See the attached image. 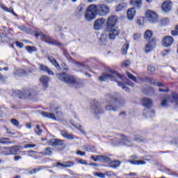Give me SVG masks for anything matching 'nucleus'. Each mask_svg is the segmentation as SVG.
Instances as JSON below:
<instances>
[{"mask_svg":"<svg viewBox=\"0 0 178 178\" xmlns=\"http://www.w3.org/2000/svg\"><path fill=\"white\" fill-rule=\"evenodd\" d=\"M106 111H113L114 112H118V108L113 107L111 105H108L106 106Z\"/></svg>","mask_w":178,"mask_h":178,"instance_id":"8fccbe9b","label":"nucleus"},{"mask_svg":"<svg viewBox=\"0 0 178 178\" xmlns=\"http://www.w3.org/2000/svg\"><path fill=\"white\" fill-rule=\"evenodd\" d=\"M136 23L138 26H144V17H140L138 19Z\"/></svg>","mask_w":178,"mask_h":178,"instance_id":"49530a36","label":"nucleus"},{"mask_svg":"<svg viewBox=\"0 0 178 178\" xmlns=\"http://www.w3.org/2000/svg\"><path fill=\"white\" fill-rule=\"evenodd\" d=\"M107 99L110 101V102H115V101H118V99H119L117 105H119L120 106H122V105H124V100L123 99L119 98L117 93L110 94L107 95Z\"/></svg>","mask_w":178,"mask_h":178,"instance_id":"f8f14e48","label":"nucleus"},{"mask_svg":"<svg viewBox=\"0 0 178 178\" xmlns=\"http://www.w3.org/2000/svg\"><path fill=\"white\" fill-rule=\"evenodd\" d=\"M147 70L148 72H149L150 73H154V72H155V70H156V69L155 68L154 66L153 65H149L147 67Z\"/></svg>","mask_w":178,"mask_h":178,"instance_id":"864d4df0","label":"nucleus"},{"mask_svg":"<svg viewBox=\"0 0 178 178\" xmlns=\"http://www.w3.org/2000/svg\"><path fill=\"white\" fill-rule=\"evenodd\" d=\"M100 42L102 45H106V43L108 42L107 38H106V34H102L100 37Z\"/></svg>","mask_w":178,"mask_h":178,"instance_id":"f704fd0d","label":"nucleus"},{"mask_svg":"<svg viewBox=\"0 0 178 178\" xmlns=\"http://www.w3.org/2000/svg\"><path fill=\"white\" fill-rule=\"evenodd\" d=\"M0 8H1L3 9V10H4V12H8L9 13H12V11L3 4H1Z\"/></svg>","mask_w":178,"mask_h":178,"instance_id":"3c124183","label":"nucleus"},{"mask_svg":"<svg viewBox=\"0 0 178 178\" xmlns=\"http://www.w3.org/2000/svg\"><path fill=\"white\" fill-rule=\"evenodd\" d=\"M35 133L38 134V136H40L41 133H42V129H40V125H36Z\"/></svg>","mask_w":178,"mask_h":178,"instance_id":"5fc2aeb1","label":"nucleus"},{"mask_svg":"<svg viewBox=\"0 0 178 178\" xmlns=\"http://www.w3.org/2000/svg\"><path fill=\"white\" fill-rule=\"evenodd\" d=\"M0 38L3 44H6L7 42H9V41H10V38L3 33H0Z\"/></svg>","mask_w":178,"mask_h":178,"instance_id":"bb28decb","label":"nucleus"},{"mask_svg":"<svg viewBox=\"0 0 178 178\" xmlns=\"http://www.w3.org/2000/svg\"><path fill=\"white\" fill-rule=\"evenodd\" d=\"M136 16V9L131 8L127 10V17L129 20H133Z\"/></svg>","mask_w":178,"mask_h":178,"instance_id":"393cba45","label":"nucleus"},{"mask_svg":"<svg viewBox=\"0 0 178 178\" xmlns=\"http://www.w3.org/2000/svg\"><path fill=\"white\" fill-rule=\"evenodd\" d=\"M102 162H110L111 158L107 156L101 155V160Z\"/></svg>","mask_w":178,"mask_h":178,"instance_id":"37998d69","label":"nucleus"},{"mask_svg":"<svg viewBox=\"0 0 178 178\" xmlns=\"http://www.w3.org/2000/svg\"><path fill=\"white\" fill-rule=\"evenodd\" d=\"M10 123H12V124L16 127H19V126H20V122H19V121L15 118L10 120Z\"/></svg>","mask_w":178,"mask_h":178,"instance_id":"79ce46f5","label":"nucleus"},{"mask_svg":"<svg viewBox=\"0 0 178 178\" xmlns=\"http://www.w3.org/2000/svg\"><path fill=\"white\" fill-rule=\"evenodd\" d=\"M14 93L19 97V98H35V97L38 95V92L31 88H24L22 91L15 90Z\"/></svg>","mask_w":178,"mask_h":178,"instance_id":"7ed1b4c3","label":"nucleus"},{"mask_svg":"<svg viewBox=\"0 0 178 178\" xmlns=\"http://www.w3.org/2000/svg\"><path fill=\"white\" fill-rule=\"evenodd\" d=\"M60 132L61 136H63V137H64V138H66L67 140H74V138H78L77 137H74L73 134L67 132V131L61 130Z\"/></svg>","mask_w":178,"mask_h":178,"instance_id":"6ab92c4d","label":"nucleus"},{"mask_svg":"<svg viewBox=\"0 0 178 178\" xmlns=\"http://www.w3.org/2000/svg\"><path fill=\"white\" fill-rule=\"evenodd\" d=\"M57 77L59 80H61V81H64V83L68 84L70 87H74V88H79V87H80V80L72 75H69L66 73H61L58 74Z\"/></svg>","mask_w":178,"mask_h":178,"instance_id":"f03ea898","label":"nucleus"},{"mask_svg":"<svg viewBox=\"0 0 178 178\" xmlns=\"http://www.w3.org/2000/svg\"><path fill=\"white\" fill-rule=\"evenodd\" d=\"M170 54V50H163L161 52L162 56H168V55Z\"/></svg>","mask_w":178,"mask_h":178,"instance_id":"4d7b16f0","label":"nucleus"},{"mask_svg":"<svg viewBox=\"0 0 178 178\" xmlns=\"http://www.w3.org/2000/svg\"><path fill=\"white\" fill-rule=\"evenodd\" d=\"M5 130L7 131V134H11L12 136H15L16 134L12 132V131H10V129L8 128V127H5Z\"/></svg>","mask_w":178,"mask_h":178,"instance_id":"052dcab7","label":"nucleus"},{"mask_svg":"<svg viewBox=\"0 0 178 178\" xmlns=\"http://www.w3.org/2000/svg\"><path fill=\"white\" fill-rule=\"evenodd\" d=\"M39 70L41 72H46V73L49 74L50 76H54V72L48 67V66L44 65V64H38Z\"/></svg>","mask_w":178,"mask_h":178,"instance_id":"a211bd4d","label":"nucleus"},{"mask_svg":"<svg viewBox=\"0 0 178 178\" xmlns=\"http://www.w3.org/2000/svg\"><path fill=\"white\" fill-rule=\"evenodd\" d=\"M122 66L124 67H127L128 66H130V60H127L122 63Z\"/></svg>","mask_w":178,"mask_h":178,"instance_id":"bf43d9fd","label":"nucleus"},{"mask_svg":"<svg viewBox=\"0 0 178 178\" xmlns=\"http://www.w3.org/2000/svg\"><path fill=\"white\" fill-rule=\"evenodd\" d=\"M143 115H145V116H146V118H152V116H154V115H155V111L144 110Z\"/></svg>","mask_w":178,"mask_h":178,"instance_id":"2f4dec72","label":"nucleus"},{"mask_svg":"<svg viewBox=\"0 0 178 178\" xmlns=\"http://www.w3.org/2000/svg\"><path fill=\"white\" fill-rule=\"evenodd\" d=\"M106 19L105 18H99L95 22L94 29L95 30H101L102 27L105 26V22Z\"/></svg>","mask_w":178,"mask_h":178,"instance_id":"4468645a","label":"nucleus"},{"mask_svg":"<svg viewBox=\"0 0 178 178\" xmlns=\"http://www.w3.org/2000/svg\"><path fill=\"white\" fill-rule=\"evenodd\" d=\"M140 38H141V35H140L138 33H136L134 35V40L135 41H139Z\"/></svg>","mask_w":178,"mask_h":178,"instance_id":"13d9d810","label":"nucleus"},{"mask_svg":"<svg viewBox=\"0 0 178 178\" xmlns=\"http://www.w3.org/2000/svg\"><path fill=\"white\" fill-rule=\"evenodd\" d=\"M172 35H178V25L175 27V30L171 32Z\"/></svg>","mask_w":178,"mask_h":178,"instance_id":"680f3d73","label":"nucleus"},{"mask_svg":"<svg viewBox=\"0 0 178 178\" xmlns=\"http://www.w3.org/2000/svg\"><path fill=\"white\" fill-rule=\"evenodd\" d=\"M173 38L172 36H165L162 40L163 47H172L173 45Z\"/></svg>","mask_w":178,"mask_h":178,"instance_id":"2eb2a0df","label":"nucleus"},{"mask_svg":"<svg viewBox=\"0 0 178 178\" xmlns=\"http://www.w3.org/2000/svg\"><path fill=\"white\" fill-rule=\"evenodd\" d=\"M90 112L94 113V115H101V113H104V111L101 104L99 102H95L91 105Z\"/></svg>","mask_w":178,"mask_h":178,"instance_id":"ddd939ff","label":"nucleus"},{"mask_svg":"<svg viewBox=\"0 0 178 178\" xmlns=\"http://www.w3.org/2000/svg\"><path fill=\"white\" fill-rule=\"evenodd\" d=\"M144 94H146L147 95H149V97H152L154 94H155V90H154V88H148L147 89H145L143 90Z\"/></svg>","mask_w":178,"mask_h":178,"instance_id":"a878e982","label":"nucleus"},{"mask_svg":"<svg viewBox=\"0 0 178 178\" xmlns=\"http://www.w3.org/2000/svg\"><path fill=\"white\" fill-rule=\"evenodd\" d=\"M134 138L135 141H137L138 143H143V141H145V138L139 135H135L134 136Z\"/></svg>","mask_w":178,"mask_h":178,"instance_id":"4c0bfd02","label":"nucleus"},{"mask_svg":"<svg viewBox=\"0 0 178 178\" xmlns=\"http://www.w3.org/2000/svg\"><path fill=\"white\" fill-rule=\"evenodd\" d=\"M172 2L170 1H167L163 3L161 8L163 12L164 13H168V12H170L172 10Z\"/></svg>","mask_w":178,"mask_h":178,"instance_id":"dca6fc26","label":"nucleus"},{"mask_svg":"<svg viewBox=\"0 0 178 178\" xmlns=\"http://www.w3.org/2000/svg\"><path fill=\"white\" fill-rule=\"evenodd\" d=\"M130 3L131 5H132V6H136V8H141V6L143 5V1L142 0H131Z\"/></svg>","mask_w":178,"mask_h":178,"instance_id":"cd10ccee","label":"nucleus"},{"mask_svg":"<svg viewBox=\"0 0 178 178\" xmlns=\"http://www.w3.org/2000/svg\"><path fill=\"white\" fill-rule=\"evenodd\" d=\"M49 145L51 147H58V145H63V140L59 139H50L49 140Z\"/></svg>","mask_w":178,"mask_h":178,"instance_id":"aec40b11","label":"nucleus"},{"mask_svg":"<svg viewBox=\"0 0 178 178\" xmlns=\"http://www.w3.org/2000/svg\"><path fill=\"white\" fill-rule=\"evenodd\" d=\"M147 81L151 83L152 86H156L157 87H163V84L159 82L155 81L154 79H151V78H146Z\"/></svg>","mask_w":178,"mask_h":178,"instance_id":"c85d7f7f","label":"nucleus"},{"mask_svg":"<svg viewBox=\"0 0 178 178\" xmlns=\"http://www.w3.org/2000/svg\"><path fill=\"white\" fill-rule=\"evenodd\" d=\"M19 149H23V147L19 145L12 146L10 149V154L11 155H17V152Z\"/></svg>","mask_w":178,"mask_h":178,"instance_id":"b1692460","label":"nucleus"},{"mask_svg":"<svg viewBox=\"0 0 178 178\" xmlns=\"http://www.w3.org/2000/svg\"><path fill=\"white\" fill-rule=\"evenodd\" d=\"M35 36L37 37H41L42 41H44L45 42H47L50 45H56V47H62V43L59 42L58 40H55L49 35H44L42 32L36 33L35 34Z\"/></svg>","mask_w":178,"mask_h":178,"instance_id":"423d86ee","label":"nucleus"},{"mask_svg":"<svg viewBox=\"0 0 178 178\" xmlns=\"http://www.w3.org/2000/svg\"><path fill=\"white\" fill-rule=\"evenodd\" d=\"M75 127H76V129L79 130V131H81V133H82V134H86V131L84 130V129H83V127L79 125V126H75Z\"/></svg>","mask_w":178,"mask_h":178,"instance_id":"6e6d98bb","label":"nucleus"},{"mask_svg":"<svg viewBox=\"0 0 178 178\" xmlns=\"http://www.w3.org/2000/svg\"><path fill=\"white\" fill-rule=\"evenodd\" d=\"M48 60H49V62H51V63H52V65H54V66H55V67H56V69H60V66H59V64L55 58H54L53 57H48Z\"/></svg>","mask_w":178,"mask_h":178,"instance_id":"c756f323","label":"nucleus"},{"mask_svg":"<svg viewBox=\"0 0 178 178\" xmlns=\"http://www.w3.org/2000/svg\"><path fill=\"white\" fill-rule=\"evenodd\" d=\"M35 147H36L35 144H26L24 145V148L27 149V148H34Z\"/></svg>","mask_w":178,"mask_h":178,"instance_id":"69168bd1","label":"nucleus"},{"mask_svg":"<svg viewBox=\"0 0 178 178\" xmlns=\"http://www.w3.org/2000/svg\"><path fill=\"white\" fill-rule=\"evenodd\" d=\"M132 165H145L146 162L143 160H132L129 161Z\"/></svg>","mask_w":178,"mask_h":178,"instance_id":"473e14b6","label":"nucleus"},{"mask_svg":"<svg viewBox=\"0 0 178 178\" xmlns=\"http://www.w3.org/2000/svg\"><path fill=\"white\" fill-rule=\"evenodd\" d=\"M112 74H106L99 77V81H106V80H111V81H116V78L122 79V75L119 74L116 71H111Z\"/></svg>","mask_w":178,"mask_h":178,"instance_id":"6e6552de","label":"nucleus"},{"mask_svg":"<svg viewBox=\"0 0 178 178\" xmlns=\"http://www.w3.org/2000/svg\"><path fill=\"white\" fill-rule=\"evenodd\" d=\"M127 49H129V42H126L125 44L122 46V54L126 55L127 54Z\"/></svg>","mask_w":178,"mask_h":178,"instance_id":"c9c22d12","label":"nucleus"},{"mask_svg":"<svg viewBox=\"0 0 178 178\" xmlns=\"http://www.w3.org/2000/svg\"><path fill=\"white\" fill-rule=\"evenodd\" d=\"M145 16L149 23L155 24L159 20L158 14L154 10H147L145 12Z\"/></svg>","mask_w":178,"mask_h":178,"instance_id":"1a4fd4ad","label":"nucleus"},{"mask_svg":"<svg viewBox=\"0 0 178 178\" xmlns=\"http://www.w3.org/2000/svg\"><path fill=\"white\" fill-rule=\"evenodd\" d=\"M145 40H150L152 37V31L147 30L145 32Z\"/></svg>","mask_w":178,"mask_h":178,"instance_id":"58836bf2","label":"nucleus"},{"mask_svg":"<svg viewBox=\"0 0 178 178\" xmlns=\"http://www.w3.org/2000/svg\"><path fill=\"white\" fill-rule=\"evenodd\" d=\"M156 47V42L155 40H152L148 42V43L146 44L145 48V51L146 54H149V52H151L154 48Z\"/></svg>","mask_w":178,"mask_h":178,"instance_id":"f3484780","label":"nucleus"},{"mask_svg":"<svg viewBox=\"0 0 178 178\" xmlns=\"http://www.w3.org/2000/svg\"><path fill=\"white\" fill-rule=\"evenodd\" d=\"M123 5L122 4H119L117 7H116V12H120L121 10H123Z\"/></svg>","mask_w":178,"mask_h":178,"instance_id":"338daca9","label":"nucleus"},{"mask_svg":"<svg viewBox=\"0 0 178 178\" xmlns=\"http://www.w3.org/2000/svg\"><path fill=\"white\" fill-rule=\"evenodd\" d=\"M106 176H108L109 177H116V174L113 171H107L106 172Z\"/></svg>","mask_w":178,"mask_h":178,"instance_id":"de8ad7c7","label":"nucleus"},{"mask_svg":"<svg viewBox=\"0 0 178 178\" xmlns=\"http://www.w3.org/2000/svg\"><path fill=\"white\" fill-rule=\"evenodd\" d=\"M26 49L29 54H33V52H37V47L34 46H28L26 47Z\"/></svg>","mask_w":178,"mask_h":178,"instance_id":"e433bc0d","label":"nucleus"},{"mask_svg":"<svg viewBox=\"0 0 178 178\" xmlns=\"http://www.w3.org/2000/svg\"><path fill=\"white\" fill-rule=\"evenodd\" d=\"M94 176H96L97 177H100V178H105V174L102 172H95Z\"/></svg>","mask_w":178,"mask_h":178,"instance_id":"603ef678","label":"nucleus"},{"mask_svg":"<svg viewBox=\"0 0 178 178\" xmlns=\"http://www.w3.org/2000/svg\"><path fill=\"white\" fill-rule=\"evenodd\" d=\"M96 10L100 16H106V15H109L111 8L106 4H100L96 6Z\"/></svg>","mask_w":178,"mask_h":178,"instance_id":"9d476101","label":"nucleus"},{"mask_svg":"<svg viewBox=\"0 0 178 178\" xmlns=\"http://www.w3.org/2000/svg\"><path fill=\"white\" fill-rule=\"evenodd\" d=\"M170 104H173L175 106L178 108V94L173 92L170 96L165 97L162 99L161 105V106H170Z\"/></svg>","mask_w":178,"mask_h":178,"instance_id":"20e7f679","label":"nucleus"},{"mask_svg":"<svg viewBox=\"0 0 178 178\" xmlns=\"http://www.w3.org/2000/svg\"><path fill=\"white\" fill-rule=\"evenodd\" d=\"M13 142L9 141V138H1V144H13Z\"/></svg>","mask_w":178,"mask_h":178,"instance_id":"a18cd8bd","label":"nucleus"},{"mask_svg":"<svg viewBox=\"0 0 178 178\" xmlns=\"http://www.w3.org/2000/svg\"><path fill=\"white\" fill-rule=\"evenodd\" d=\"M97 6L92 4L89 6L85 13V19L87 22H91L97 17Z\"/></svg>","mask_w":178,"mask_h":178,"instance_id":"39448f33","label":"nucleus"},{"mask_svg":"<svg viewBox=\"0 0 178 178\" xmlns=\"http://www.w3.org/2000/svg\"><path fill=\"white\" fill-rule=\"evenodd\" d=\"M110 168H116L120 166V161L118 160L113 161L109 163Z\"/></svg>","mask_w":178,"mask_h":178,"instance_id":"7c9ffc66","label":"nucleus"},{"mask_svg":"<svg viewBox=\"0 0 178 178\" xmlns=\"http://www.w3.org/2000/svg\"><path fill=\"white\" fill-rule=\"evenodd\" d=\"M121 137L122 138V142L118 140L117 138H114L113 145L115 147H120V145H128V147H130V145H131V140H130V138L124 135H121Z\"/></svg>","mask_w":178,"mask_h":178,"instance_id":"9b49d317","label":"nucleus"},{"mask_svg":"<svg viewBox=\"0 0 178 178\" xmlns=\"http://www.w3.org/2000/svg\"><path fill=\"white\" fill-rule=\"evenodd\" d=\"M41 84L43 86V90L48 88V81H49V78L47 76H42L40 79Z\"/></svg>","mask_w":178,"mask_h":178,"instance_id":"4be33fe9","label":"nucleus"},{"mask_svg":"<svg viewBox=\"0 0 178 178\" xmlns=\"http://www.w3.org/2000/svg\"><path fill=\"white\" fill-rule=\"evenodd\" d=\"M19 30H22V31H24V33H29V30L26 26H19Z\"/></svg>","mask_w":178,"mask_h":178,"instance_id":"774afa93","label":"nucleus"},{"mask_svg":"<svg viewBox=\"0 0 178 178\" xmlns=\"http://www.w3.org/2000/svg\"><path fill=\"white\" fill-rule=\"evenodd\" d=\"M83 151H86L87 152H92L94 151V146L91 145H85L83 147Z\"/></svg>","mask_w":178,"mask_h":178,"instance_id":"ea45409f","label":"nucleus"},{"mask_svg":"<svg viewBox=\"0 0 178 178\" xmlns=\"http://www.w3.org/2000/svg\"><path fill=\"white\" fill-rule=\"evenodd\" d=\"M44 155H52V149L51 147H47Z\"/></svg>","mask_w":178,"mask_h":178,"instance_id":"09e8293b","label":"nucleus"},{"mask_svg":"<svg viewBox=\"0 0 178 178\" xmlns=\"http://www.w3.org/2000/svg\"><path fill=\"white\" fill-rule=\"evenodd\" d=\"M51 111L53 113H47L45 112L42 113V115L43 118H48L49 119H53V120H55L57 118H62V113L60 111H59V108L58 107H56L54 108V107H51Z\"/></svg>","mask_w":178,"mask_h":178,"instance_id":"0eeeda50","label":"nucleus"},{"mask_svg":"<svg viewBox=\"0 0 178 178\" xmlns=\"http://www.w3.org/2000/svg\"><path fill=\"white\" fill-rule=\"evenodd\" d=\"M40 170H41V168H35V169H33V170H31L30 172H29V173L31 174V175H33V173H37V172H38V171H40Z\"/></svg>","mask_w":178,"mask_h":178,"instance_id":"0e129e2a","label":"nucleus"},{"mask_svg":"<svg viewBox=\"0 0 178 178\" xmlns=\"http://www.w3.org/2000/svg\"><path fill=\"white\" fill-rule=\"evenodd\" d=\"M152 100L148 97H145L142 99V104L145 108H149L152 106Z\"/></svg>","mask_w":178,"mask_h":178,"instance_id":"412c9836","label":"nucleus"},{"mask_svg":"<svg viewBox=\"0 0 178 178\" xmlns=\"http://www.w3.org/2000/svg\"><path fill=\"white\" fill-rule=\"evenodd\" d=\"M118 23V17L116 15H111L108 17L106 22V33L110 40H115L116 37H119L120 30L116 26Z\"/></svg>","mask_w":178,"mask_h":178,"instance_id":"f257e3e1","label":"nucleus"},{"mask_svg":"<svg viewBox=\"0 0 178 178\" xmlns=\"http://www.w3.org/2000/svg\"><path fill=\"white\" fill-rule=\"evenodd\" d=\"M160 22L163 26H168L170 23V19L168 17H163L160 19Z\"/></svg>","mask_w":178,"mask_h":178,"instance_id":"72a5a7b5","label":"nucleus"},{"mask_svg":"<svg viewBox=\"0 0 178 178\" xmlns=\"http://www.w3.org/2000/svg\"><path fill=\"white\" fill-rule=\"evenodd\" d=\"M0 154L1 155H4V156L11 155L10 154V150H8V151H1L0 152Z\"/></svg>","mask_w":178,"mask_h":178,"instance_id":"e2e57ef3","label":"nucleus"},{"mask_svg":"<svg viewBox=\"0 0 178 178\" xmlns=\"http://www.w3.org/2000/svg\"><path fill=\"white\" fill-rule=\"evenodd\" d=\"M127 75L128 76L129 79L132 80V81L137 82V78L134 76V75L130 74L129 72H127Z\"/></svg>","mask_w":178,"mask_h":178,"instance_id":"c03bdc74","label":"nucleus"},{"mask_svg":"<svg viewBox=\"0 0 178 178\" xmlns=\"http://www.w3.org/2000/svg\"><path fill=\"white\" fill-rule=\"evenodd\" d=\"M118 87H122V90L126 92H130V88H127V86H124V84L122 82H118Z\"/></svg>","mask_w":178,"mask_h":178,"instance_id":"a19ab883","label":"nucleus"},{"mask_svg":"<svg viewBox=\"0 0 178 178\" xmlns=\"http://www.w3.org/2000/svg\"><path fill=\"white\" fill-rule=\"evenodd\" d=\"M56 168H58V166H61L62 168H72V166H74V163L72 162V161H66L64 163H56Z\"/></svg>","mask_w":178,"mask_h":178,"instance_id":"5701e85b","label":"nucleus"}]
</instances>
